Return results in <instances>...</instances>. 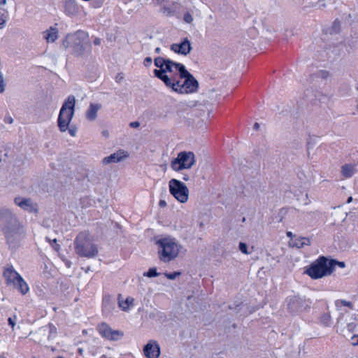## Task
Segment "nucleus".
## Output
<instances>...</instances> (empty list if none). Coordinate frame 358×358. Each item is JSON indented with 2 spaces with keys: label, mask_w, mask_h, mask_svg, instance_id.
Returning <instances> with one entry per match:
<instances>
[{
  "label": "nucleus",
  "mask_w": 358,
  "mask_h": 358,
  "mask_svg": "<svg viewBox=\"0 0 358 358\" xmlns=\"http://www.w3.org/2000/svg\"><path fill=\"white\" fill-rule=\"evenodd\" d=\"M101 43V39L100 38H95L94 41V44L96 45H100Z\"/></svg>",
  "instance_id": "42"
},
{
  "label": "nucleus",
  "mask_w": 358,
  "mask_h": 358,
  "mask_svg": "<svg viewBox=\"0 0 358 358\" xmlns=\"http://www.w3.org/2000/svg\"><path fill=\"white\" fill-rule=\"evenodd\" d=\"M78 353L82 355L83 354V348H79L78 349Z\"/></svg>",
  "instance_id": "48"
},
{
  "label": "nucleus",
  "mask_w": 358,
  "mask_h": 358,
  "mask_svg": "<svg viewBox=\"0 0 358 358\" xmlns=\"http://www.w3.org/2000/svg\"><path fill=\"white\" fill-rule=\"evenodd\" d=\"M100 103H90L87 110L86 111V118L90 121H94L97 117V112L101 109Z\"/></svg>",
  "instance_id": "22"
},
{
  "label": "nucleus",
  "mask_w": 358,
  "mask_h": 358,
  "mask_svg": "<svg viewBox=\"0 0 358 358\" xmlns=\"http://www.w3.org/2000/svg\"><path fill=\"white\" fill-rule=\"evenodd\" d=\"M64 8L65 12L71 16H74L79 12V7L76 0H67Z\"/></svg>",
  "instance_id": "23"
},
{
  "label": "nucleus",
  "mask_w": 358,
  "mask_h": 358,
  "mask_svg": "<svg viewBox=\"0 0 358 358\" xmlns=\"http://www.w3.org/2000/svg\"><path fill=\"white\" fill-rule=\"evenodd\" d=\"M299 300L296 298L292 299L289 303V308L292 309L293 311H297L298 308L296 307V304L299 303Z\"/></svg>",
  "instance_id": "30"
},
{
  "label": "nucleus",
  "mask_w": 358,
  "mask_h": 358,
  "mask_svg": "<svg viewBox=\"0 0 358 358\" xmlns=\"http://www.w3.org/2000/svg\"><path fill=\"white\" fill-rule=\"evenodd\" d=\"M329 321H330V316L329 315H324L322 317V322L324 323L325 325L329 326Z\"/></svg>",
  "instance_id": "37"
},
{
  "label": "nucleus",
  "mask_w": 358,
  "mask_h": 358,
  "mask_svg": "<svg viewBox=\"0 0 358 358\" xmlns=\"http://www.w3.org/2000/svg\"><path fill=\"white\" fill-rule=\"evenodd\" d=\"M192 44L190 41L185 38L180 43H173L171 45V50L174 52L182 55H187L192 50Z\"/></svg>",
  "instance_id": "14"
},
{
  "label": "nucleus",
  "mask_w": 358,
  "mask_h": 358,
  "mask_svg": "<svg viewBox=\"0 0 358 358\" xmlns=\"http://www.w3.org/2000/svg\"><path fill=\"white\" fill-rule=\"evenodd\" d=\"M20 275L11 266L4 269L3 277L8 285H11V282L15 280Z\"/></svg>",
  "instance_id": "21"
},
{
  "label": "nucleus",
  "mask_w": 358,
  "mask_h": 358,
  "mask_svg": "<svg viewBox=\"0 0 358 358\" xmlns=\"http://www.w3.org/2000/svg\"><path fill=\"white\" fill-rule=\"evenodd\" d=\"M11 285L15 288H17L23 295L26 294L29 292V287L21 275L11 282Z\"/></svg>",
  "instance_id": "24"
},
{
  "label": "nucleus",
  "mask_w": 358,
  "mask_h": 358,
  "mask_svg": "<svg viewBox=\"0 0 358 358\" xmlns=\"http://www.w3.org/2000/svg\"><path fill=\"white\" fill-rule=\"evenodd\" d=\"M6 20L7 15L3 13L0 12V29H2L4 27Z\"/></svg>",
  "instance_id": "33"
},
{
  "label": "nucleus",
  "mask_w": 358,
  "mask_h": 358,
  "mask_svg": "<svg viewBox=\"0 0 358 358\" xmlns=\"http://www.w3.org/2000/svg\"><path fill=\"white\" fill-rule=\"evenodd\" d=\"M14 203L23 210L29 213H37L38 211V204L30 198L16 197Z\"/></svg>",
  "instance_id": "11"
},
{
  "label": "nucleus",
  "mask_w": 358,
  "mask_h": 358,
  "mask_svg": "<svg viewBox=\"0 0 358 358\" xmlns=\"http://www.w3.org/2000/svg\"><path fill=\"white\" fill-rule=\"evenodd\" d=\"M170 193L180 203H185L189 199V189L182 182L177 179H171L169 182Z\"/></svg>",
  "instance_id": "10"
},
{
  "label": "nucleus",
  "mask_w": 358,
  "mask_h": 358,
  "mask_svg": "<svg viewBox=\"0 0 358 358\" xmlns=\"http://www.w3.org/2000/svg\"><path fill=\"white\" fill-rule=\"evenodd\" d=\"M152 63V58L151 57H146L144 60V64L145 66H149Z\"/></svg>",
  "instance_id": "38"
},
{
  "label": "nucleus",
  "mask_w": 358,
  "mask_h": 358,
  "mask_svg": "<svg viewBox=\"0 0 358 358\" xmlns=\"http://www.w3.org/2000/svg\"><path fill=\"white\" fill-rule=\"evenodd\" d=\"M310 244V241L309 238L301 236H294V238H292L289 241V245L290 247L296 248H301Z\"/></svg>",
  "instance_id": "20"
},
{
  "label": "nucleus",
  "mask_w": 358,
  "mask_h": 358,
  "mask_svg": "<svg viewBox=\"0 0 358 358\" xmlns=\"http://www.w3.org/2000/svg\"><path fill=\"white\" fill-rule=\"evenodd\" d=\"M336 261L329 259L324 257H320L313 262L305 273L312 279H320L331 275L335 268Z\"/></svg>",
  "instance_id": "5"
},
{
  "label": "nucleus",
  "mask_w": 358,
  "mask_h": 358,
  "mask_svg": "<svg viewBox=\"0 0 358 358\" xmlns=\"http://www.w3.org/2000/svg\"><path fill=\"white\" fill-rule=\"evenodd\" d=\"M178 77H179V73H165L160 80H162L167 87H171L174 91L176 83L179 81Z\"/></svg>",
  "instance_id": "18"
},
{
  "label": "nucleus",
  "mask_w": 358,
  "mask_h": 358,
  "mask_svg": "<svg viewBox=\"0 0 358 358\" xmlns=\"http://www.w3.org/2000/svg\"><path fill=\"white\" fill-rule=\"evenodd\" d=\"M352 201V196H350V197L348 199L347 203H350Z\"/></svg>",
  "instance_id": "49"
},
{
  "label": "nucleus",
  "mask_w": 358,
  "mask_h": 358,
  "mask_svg": "<svg viewBox=\"0 0 358 358\" xmlns=\"http://www.w3.org/2000/svg\"><path fill=\"white\" fill-rule=\"evenodd\" d=\"M6 3V0H1L0 1V6L5 5Z\"/></svg>",
  "instance_id": "46"
},
{
  "label": "nucleus",
  "mask_w": 358,
  "mask_h": 358,
  "mask_svg": "<svg viewBox=\"0 0 358 358\" xmlns=\"http://www.w3.org/2000/svg\"><path fill=\"white\" fill-rule=\"evenodd\" d=\"M336 306L338 308H342L344 306H347L350 308H352V303L350 301H348L345 300H337L336 301Z\"/></svg>",
  "instance_id": "27"
},
{
  "label": "nucleus",
  "mask_w": 358,
  "mask_h": 358,
  "mask_svg": "<svg viewBox=\"0 0 358 358\" xmlns=\"http://www.w3.org/2000/svg\"><path fill=\"white\" fill-rule=\"evenodd\" d=\"M48 331H49L48 339L51 340L56 336L57 332V329L54 324H52L51 323H50L48 324Z\"/></svg>",
  "instance_id": "26"
},
{
  "label": "nucleus",
  "mask_w": 358,
  "mask_h": 358,
  "mask_svg": "<svg viewBox=\"0 0 358 358\" xmlns=\"http://www.w3.org/2000/svg\"><path fill=\"white\" fill-rule=\"evenodd\" d=\"M195 155L192 152H180L171 163V169L175 171L189 169L195 164Z\"/></svg>",
  "instance_id": "9"
},
{
  "label": "nucleus",
  "mask_w": 358,
  "mask_h": 358,
  "mask_svg": "<svg viewBox=\"0 0 358 358\" xmlns=\"http://www.w3.org/2000/svg\"><path fill=\"white\" fill-rule=\"evenodd\" d=\"M181 275V273L180 272H173V273H164V275L169 280H174L176 279L178 276H180Z\"/></svg>",
  "instance_id": "32"
},
{
  "label": "nucleus",
  "mask_w": 358,
  "mask_h": 358,
  "mask_svg": "<svg viewBox=\"0 0 358 358\" xmlns=\"http://www.w3.org/2000/svg\"><path fill=\"white\" fill-rule=\"evenodd\" d=\"M155 52H156L157 53H159V52H160V48H157L155 49Z\"/></svg>",
  "instance_id": "50"
},
{
  "label": "nucleus",
  "mask_w": 358,
  "mask_h": 358,
  "mask_svg": "<svg viewBox=\"0 0 358 358\" xmlns=\"http://www.w3.org/2000/svg\"><path fill=\"white\" fill-rule=\"evenodd\" d=\"M356 108H357V109L358 110V98H357V105H356Z\"/></svg>",
  "instance_id": "53"
},
{
  "label": "nucleus",
  "mask_w": 358,
  "mask_h": 358,
  "mask_svg": "<svg viewBox=\"0 0 358 358\" xmlns=\"http://www.w3.org/2000/svg\"><path fill=\"white\" fill-rule=\"evenodd\" d=\"M353 344L358 345V336H355L352 337Z\"/></svg>",
  "instance_id": "41"
},
{
  "label": "nucleus",
  "mask_w": 358,
  "mask_h": 358,
  "mask_svg": "<svg viewBox=\"0 0 358 358\" xmlns=\"http://www.w3.org/2000/svg\"><path fill=\"white\" fill-rule=\"evenodd\" d=\"M159 275V273L157 272V269L155 268H151L148 270V272H145L143 273L144 276H146L148 278L157 277Z\"/></svg>",
  "instance_id": "28"
},
{
  "label": "nucleus",
  "mask_w": 358,
  "mask_h": 358,
  "mask_svg": "<svg viewBox=\"0 0 358 358\" xmlns=\"http://www.w3.org/2000/svg\"><path fill=\"white\" fill-rule=\"evenodd\" d=\"M287 236L289 238H290V239H291L292 238H294V236H293L292 233V232H290V231L287 232Z\"/></svg>",
  "instance_id": "43"
},
{
  "label": "nucleus",
  "mask_w": 358,
  "mask_h": 358,
  "mask_svg": "<svg viewBox=\"0 0 358 358\" xmlns=\"http://www.w3.org/2000/svg\"><path fill=\"white\" fill-rule=\"evenodd\" d=\"M99 331L102 336L111 341L120 340L124 335L123 332L112 329L106 323H102L99 326Z\"/></svg>",
  "instance_id": "12"
},
{
  "label": "nucleus",
  "mask_w": 358,
  "mask_h": 358,
  "mask_svg": "<svg viewBox=\"0 0 358 358\" xmlns=\"http://www.w3.org/2000/svg\"><path fill=\"white\" fill-rule=\"evenodd\" d=\"M47 240L50 243V245L53 248L54 250H55L56 251H59L60 246L57 243V241L56 238L51 240V239L47 238Z\"/></svg>",
  "instance_id": "31"
},
{
  "label": "nucleus",
  "mask_w": 358,
  "mask_h": 358,
  "mask_svg": "<svg viewBox=\"0 0 358 358\" xmlns=\"http://www.w3.org/2000/svg\"><path fill=\"white\" fill-rule=\"evenodd\" d=\"M135 299L131 296L124 298L121 294L118 295L117 303L122 311H129L134 306Z\"/></svg>",
  "instance_id": "17"
},
{
  "label": "nucleus",
  "mask_w": 358,
  "mask_h": 358,
  "mask_svg": "<svg viewBox=\"0 0 358 358\" xmlns=\"http://www.w3.org/2000/svg\"><path fill=\"white\" fill-rule=\"evenodd\" d=\"M157 3L161 6V11L166 16L171 17L175 15L176 10L171 6L165 3L166 0H155Z\"/></svg>",
  "instance_id": "25"
},
{
  "label": "nucleus",
  "mask_w": 358,
  "mask_h": 358,
  "mask_svg": "<svg viewBox=\"0 0 358 358\" xmlns=\"http://www.w3.org/2000/svg\"><path fill=\"white\" fill-rule=\"evenodd\" d=\"M75 251L80 257L92 258L97 255L99 249L94 236L87 231L80 232L74 242Z\"/></svg>",
  "instance_id": "2"
},
{
  "label": "nucleus",
  "mask_w": 358,
  "mask_h": 358,
  "mask_svg": "<svg viewBox=\"0 0 358 358\" xmlns=\"http://www.w3.org/2000/svg\"><path fill=\"white\" fill-rule=\"evenodd\" d=\"M0 225L3 227L8 238L21 237L24 234L23 226L8 208H3L0 210Z\"/></svg>",
  "instance_id": "3"
},
{
  "label": "nucleus",
  "mask_w": 358,
  "mask_h": 358,
  "mask_svg": "<svg viewBox=\"0 0 358 358\" xmlns=\"http://www.w3.org/2000/svg\"><path fill=\"white\" fill-rule=\"evenodd\" d=\"M167 206L166 201L160 200L159 202V206L160 208H165Z\"/></svg>",
  "instance_id": "40"
},
{
  "label": "nucleus",
  "mask_w": 358,
  "mask_h": 358,
  "mask_svg": "<svg viewBox=\"0 0 358 358\" xmlns=\"http://www.w3.org/2000/svg\"><path fill=\"white\" fill-rule=\"evenodd\" d=\"M181 69L182 72L179 77L180 78H184L185 80L183 83H180V80L178 83H176V87L174 90V92L180 94L195 92L199 87L198 81L188 71L186 70L185 67H181Z\"/></svg>",
  "instance_id": "8"
},
{
  "label": "nucleus",
  "mask_w": 358,
  "mask_h": 358,
  "mask_svg": "<svg viewBox=\"0 0 358 358\" xmlns=\"http://www.w3.org/2000/svg\"><path fill=\"white\" fill-rule=\"evenodd\" d=\"M8 122H9V123H12V122H13V119H12V118H10V119L8 120Z\"/></svg>",
  "instance_id": "51"
},
{
  "label": "nucleus",
  "mask_w": 358,
  "mask_h": 358,
  "mask_svg": "<svg viewBox=\"0 0 358 358\" xmlns=\"http://www.w3.org/2000/svg\"><path fill=\"white\" fill-rule=\"evenodd\" d=\"M239 250L244 254H249L250 252L248 251V245L244 243H239Z\"/></svg>",
  "instance_id": "34"
},
{
  "label": "nucleus",
  "mask_w": 358,
  "mask_h": 358,
  "mask_svg": "<svg viewBox=\"0 0 358 358\" xmlns=\"http://www.w3.org/2000/svg\"><path fill=\"white\" fill-rule=\"evenodd\" d=\"M86 34L82 31L67 34L62 40V45L65 48H72L73 52L77 56L84 53L83 40Z\"/></svg>",
  "instance_id": "6"
},
{
  "label": "nucleus",
  "mask_w": 358,
  "mask_h": 358,
  "mask_svg": "<svg viewBox=\"0 0 358 358\" xmlns=\"http://www.w3.org/2000/svg\"><path fill=\"white\" fill-rule=\"evenodd\" d=\"M129 156L128 152L124 150H119L110 155L103 158L102 164L103 165H108L109 164L118 163L124 161Z\"/></svg>",
  "instance_id": "15"
},
{
  "label": "nucleus",
  "mask_w": 358,
  "mask_h": 358,
  "mask_svg": "<svg viewBox=\"0 0 358 358\" xmlns=\"http://www.w3.org/2000/svg\"><path fill=\"white\" fill-rule=\"evenodd\" d=\"M76 104V99L71 96L63 103L57 120V126L61 132L68 131L69 134L74 137L77 134V127L76 126H70V123L74 115V108Z\"/></svg>",
  "instance_id": "1"
},
{
  "label": "nucleus",
  "mask_w": 358,
  "mask_h": 358,
  "mask_svg": "<svg viewBox=\"0 0 358 358\" xmlns=\"http://www.w3.org/2000/svg\"><path fill=\"white\" fill-rule=\"evenodd\" d=\"M0 358H5L3 356L0 355Z\"/></svg>",
  "instance_id": "54"
},
{
  "label": "nucleus",
  "mask_w": 358,
  "mask_h": 358,
  "mask_svg": "<svg viewBox=\"0 0 358 358\" xmlns=\"http://www.w3.org/2000/svg\"><path fill=\"white\" fill-rule=\"evenodd\" d=\"M183 20L187 24H192L194 21L193 15L189 12H185L183 15Z\"/></svg>",
  "instance_id": "29"
},
{
  "label": "nucleus",
  "mask_w": 358,
  "mask_h": 358,
  "mask_svg": "<svg viewBox=\"0 0 358 358\" xmlns=\"http://www.w3.org/2000/svg\"><path fill=\"white\" fill-rule=\"evenodd\" d=\"M305 196H306V200L308 201V193H306Z\"/></svg>",
  "instance_id": "52"
},
{
  "label": "nucleus",
  "mask_w": 358,
  "mask_h": 358,
  "mask_svg": "<svg viewBox=\"0 0 358 358\" xmlns=\"http://www.w3.org/2000/svg\"><path fill=\"white\" fill-rule=\"evenodd\" d=\"M155 65L159 69H155L154 74L159 79L167 73H179L180 75L182 72L181 67H185L184 65L180 63H176L169 59L160 57L155 59Z\"/></svg>",
  "instance_id": "7"
},
{
  "label": "nucleus",
  "mask_w": 358,
  "mask_h": 358,
  "mask_svg": "<svg viewBox=\"0 0 358 358\" xmlns=\"http://www.w3.org/2000/svg\"><path fill=\"white\" fill-rule=\"evenodd\" d=\"M143 351L146 358H159L161 354L160 346L158 342L155 340H150L144 345Z\"/></svg>",
  "instance_id": "13"
},
{
  "label": "nucleus",
  "mask_w": 358,
  "mask_h": 358,
  "mask_svg": "<svg viewBox=\"0 0 358 358\" xmlns=\"http://www.w3.org/2000/svg\"><path fill=\"white\" fill-rule=\"evenodd\" d=\"M43 38L48 43L55 42L59 38V30L57 25L52 26L43 32Z\"/></svg>",
  "instance_id": "16"
},
{
  "label": "nucleus",
  "mask_w": 358,
  "mask_h": 358,
  "mask_svg": "<svg viewBox=\"0 0 358 358\" xmlns=\"http://www.w3.org/2000/svg\"><path fill=\"white\" fill-rule=\"evenodd\" d=\"M183 180L185 181L189 180V176L187 175H185L183 177Z\"/></svg>",
  "instance_id": "47"
},
{
  "label": "nucleus",
  "mask_w": 358,
  "mask_h": 358,
  "mask_svg": "<svg viewBox=\"0 0 358 358\" xmlns=\"http://www.w3.org/2000/svg\"><path fill=\"white\" fill-rule=\"evenodd\" d=\"M8 322V324L11 326V327L14 329L16 323V316H13V317H9Z\"/></svg>",
  "instance_id": "36"
},
{
  "label": "nucleus",
  "mask_w": 358,
  "mask_h": 358,
  "mask_svg": "<svg viewBox=\"0 0 358 358\" xmlns=\"http://www.w3.org/2000/svg\"><path fill=\"white\" fill-rule=\"evenodd\" d=\"M5 90V83L3 77L0 72V92L2 93Z\"/></svg>",
  "instance_id": "35"
},
{
  "label": "nucleus",
  "mask_w": 358,
  "mask_h": 358,
  "mask_svg": "<svg viewBox=\"0 0 358 358\" xmlns=\"http://www.w3.org/2000/svg\"><path fill=\"white\" fill-rule=\"evenodd\" d=\"M129 126L132 128H138L140 126V123L138 122H132L129 124Z\"/></svg>",
  "instance_id": "39"
},
{
  "label": "nucleus",
  "mask_w": 358,
  "mask_h": 358,
  "mask_svg": "<svg viewBox=\"0 0 358 358\" xmlns=\"http://www.w3.org/2000/svg\"><path fill=\"white\" fill-rule=\"evenodd\" d=\"M357 164H345L341 167V173L345 178L352 177L357 172Z\"/></svg>",
  "instance_id": "19"
},
{
  "label": "nucleus",
  "mask_w": 358,
  "mask_h": 358,
  "mask_svg": "<svg viewBox=\"0 0 358 358\" xmlns=\"http://www.w3.org/2000/svg\"><path fill=\"white\" fill-rule=\"evenodd\" d=\"M259 123H255V124H254V129H255L257 130V129H259Z\"/></svg>",
  "instance_id": "45"
},
{
  "label": "nucleus",
  "mask_w": 358,
  "mask_h": 358,
  "mask_svg": "<svg viewBox=\"0 0 358 358\" xmlns=\"http://www.w3.org/2000/svg\"><path fill=\"white\" fill-rule=\"evenodd\" d=\"M159 258L164 262H169L180 254L182 246L173 237L162 238L157 241Z\"/></svg>",
  "instance_id": "4"
},
{
  "label": "nucleus",
  "mask_w": 358,
  "mask_h": 358,
  "mask_svg": "<svg viewBox=\"0 0 358 358\" xmlns=\"http://www.w3.org/2000/svg\"><path fill=\"white\" fill-rule=\"evenodd\" d=\"M336 264H338L342 268L345 267V263L344 262H336Z\"/></svg>",
  "instance_id": "44"
}]
</instances>
